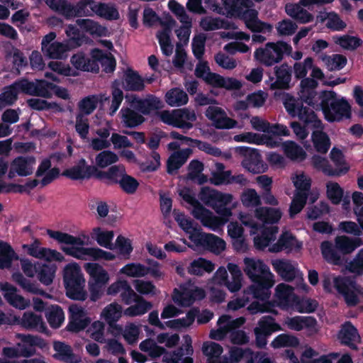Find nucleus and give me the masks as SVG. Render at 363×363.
I'll list each match as a JSON object with an SVG mask.
<instances>
[{"mask_svg":"<svg viewBox=\"0 0 363 363\" xmlns=\"http://www.w3.org/2000/svg\"><path fill=\"white\" fill-rule=\"evenodd\" d=\"M284 105L289 115L297 116L306 125L316 129L311 136L313 145L318 152H327L330 147V140L328 135L322 131V122L315 113L304 107L298 99L289 94L284 96Z\"/></svg>","mask_w":363,"mask_h":363,"instance_id":"1","label":"nucleus"},{"mask_svg":"<svg viewBox=\"0 0 363 363\" xmlns=\"http://www.w3.org/2000/svg\"><path fill=\"white\" fill-rule=\"evenodd\" d=\"M70 62L75 69L84 72H98L99 63L106 73L113 72L116 67V60L111 53L103 52L98 48L91 51V58L86 57L82 52L74 54L72 56Z\"/></svg>","mask_w":363,"mask_h":363,"instance_id":"2","label":"nucleus"},{"mask_svg":"<svg viewBox=\"0 0 363 363\" xmlns=\"http://www.w3.org/2000/svg\"><path fill=\"white\" fill-rule=\"evenodd\" d=\"M362 245L363 240L359 238H350L345 235H341L335 238V245L328 240L322 242L320 250L322 255L326 261L334 264H339L341 262V255L350 254Z\"/></svg>","mask_w":363,"mask_h":363,"instance_id":"3","label":"nucleus"},{"mask_svg":"<svg viewBox=\"0 0 363 363\" xmlns=\"http://www.w3.org/2000/svg\"><path fill=\"white\" fill-rule=\"evenodd\" d=\"M63 281L66 296L74 301H84L88 294L85 289V279L79 267L67 264L64 269Z\"/></svg>","mask_w":363,"mask_h":363,"instance_id":"4","label":"nucleus"},{"mask_svg":"<svg viewBox=\"0 0 363 363\" xmlns=\"http://www.w3.org/2000/svg\"><path fill=\"white\" fill-rule=\"evenodd\" d=\"M319 98L321 101L318 108L323 111L327 121L333 122L350 117V106L344 99H337L335 92L323 91Z\"/></svg>","mask_w":363,"mask_h":363,"instance_id":"5","label":"nucleus"},{"mask_svg":"<svg viewBox=\"0 0 363 363\" xmlns=\"http://www.w3.org/2000/svg\"><path fill=\"white\" fill-rule=\"evenodd\" d=\"M47 234L60 244L70 245V247L62 246L60 247L65 255L78 259H86L85 256L91 257L92 247H84V241L80 237L52 230H48Z\"/></svg>","mask_w":363,"mask_h":363,"instance_id":"6","label":"nucleus"},{"mask_svg":"<svg viewBox=\"0 0 363 363\" xmlns=\"http://www.w3.org/2000/svg\"><path fill=\"white\" fill-rule=\"evenodd\" d=\"M292 47L284 42L267 43L264 47L256 49L254 52L255 60L267 67H271L280 62L284 55L291 53Z\"/></svg>","mask_w":363,"mask_h":363,"instance_id":"7","label":"nucleus"},{"mask_svg":"<svg viewBox=\"0 0 363 363\" xmlns=\"http://www.w3.org/2000/svg\"><path fill=\"white\" fill-rule=\"evenodd\" d=\"M17 337L20 339L23 344L18 343V346L15 347H5L2 350V354L7 358H17L19 357H30L33 356L35 350L34 347H38L40 349L48 348V343L46 341L40 336L33 335L17 334Z\"/></svg>","mask_w":363,"mask_h":363,"instance_id":"8","label":"nucleus"},{"mask_svg":"<svg viewBox=\"0 0 363 363\" xmlns=\"http://www.w3.org/2000/svg\"><path fill=\"white\" fill-rule=\"evenodd\" d=\"M84 267L90 276L88 282L90 300L94 302L97 301L104 295L105 287L110 279L109 274L98 263L88 262L84 264Z\"/></svg>","mask_w":363,"mask_h":363,"instance_id":"9","label":"nucleus"},{"mask_svg":"<svg viewBox=\"0 0 363 363\" xmlns=\"http://www.w3.org/2000/svg\"><path fill=\"white\" fill-rule=\"evenodd\" d=\"M330 157L335 165L334 168L329 164L325 158L320 156H314L313 157V165L315 168L320 169L325 174L328 176L337 177L347 172L350 166L345 160L341 150L333 147L330 153Z\"/></svg>","mask_w":363,"mask_h":363,"instance_id":"10","label":"nucleus"},{"mask_svg":"<svg viewBox=\"0 0 363 363\" xmlns=\"http://www.w3.org/2000/svg\"><path fill=\"white\" fill-rule=\"evenodd\" d=\"M78 8L79 9V16H92L96 15L108 21L117 20L120 17L116 6L111 3L81 0L78 2Z\"/></svg>","mask_w":363,"mask_h":363,"instance_id":"11","label":"nucleus"},{"mask_svg":"<svg viewBox=\"0 0 363 363\" xmlns=\"http://www.w3.org/2000/svg\"><path fill=\"white\" fill-rule=\"evenodd\" d=\"M158 116L163 123L183 130L192 128L197 119L195 111L188 108L162 111Z\"/></svg>","mask_w":363,"mask_h":363,"instance_id":"12","label":"nucleus"},{"mask_svg":"<svg viewBox=\"0 0 363 363\" xmlns=\"http://www.w3.org/2000/svg\"><path fill=\"white\" fill-rule=\"evenodd\" d=\"M13 260H19L24 274L28 277H33L40 264H33L26 258L21 259L10 244L0 240V269H9Z\"/></svg>","mask_w":363,"mask_h":363,"instance_id":"13","label":"nucleus"},{"mask_svg":"<svg viewBox=\"0 0 363 363\" xmlns=\"http://www.w3.org/2000/svg\"><path fill=\"white\" fill-rule=\"evenodd\" d=\"M282 330L281 326L272 315H264L257 321L253 332L255 337V346L258 349L266 347L268 338L276 332Z\"/></svg>","mask_w":363,"mask_h":363,"instance_id":"14","label":"nucleus"},{"mask_svg":"<svg viewBox=\"0 0 363 363\" xmlns=\"http://www.w3.org/2000/svg\"><path fill=\"white\" fill-rule=\"evenodd\" d=\"M334 287L341 294L347 306H355L359 303L358 293L361 288L354 277L338 276L334 279Z\"/></svg>","mask_w":363,"mask_h":363,"instance_id":"15","label":"nucleus"},{"mask_svg":"<svg viewBox=\"0 0 363 363\" xmlns=\"http://www.w3.org/2000/svg\"><path fill=\"white\" fill-rule=\"evenodd\" d=\"M188 234L189 239L196 247H201L216 253H219L225 248V242L223 239L213 234L203 233L200 228H194Z\"/></svg>","mask_w":363,"mask_h":363,"instance_id":"16","label":"nucleus"},{"mask_svg":"<svg viewBox=\"0 0 363 363\" xmlns=\"http://www.w3.org/2000/svg\"><path fill=\"white\" fill-rule=\"evenodd\" d=\"M56 37L55 32L45 35L41 42V50L45 56L50 59H65L72 48L66 42L55 41Z\"/></svg>","mask_w":363,"mask_h":363,"instance_id":"17","label":"nucleus"},{"mask_svg":"<svg viewBox=\"0 0 363 363\" xmlns=\"http://www.w3.org/2000/svg\"><path fill=\"white\" fill-rule=\"evenodd\" d=\"M34 84H26L27 86H30L28 91L30 95L50 98L53 92L57 97L62 99L67 100L69 99L68 90L64 87L49 83L45 80H36Z\"/></svg>","mask_w":363,"mask_h":363,"instance_id":"18","label":"nucleus"},{"mask_svg":"<svg viewBox=\"0 0 363 363\" xmlns=\"http://www.w3.org/2000/svg\"><path fill=\"white\" fill-rule=\"evenodd\" d=\"M91 323V318L86 315L84 308L76 303L69 306V323L67 330L79 333L86 328Z\"/></svg>","mask_w":363,"mask_h":363,"instance_id":"19","label":"nucleus"},{"mask_svg":"<svg viewBox=\"0 0 363 363\" xmlns=\"http://www.w3.org/2000/svg\"><path fill=\"white\" fill-rule=\"evenodd\" d=\"M26 84H35L34 82L21 79L15 82L11 86L6 87L0 94V109L13 104L17 99L18 95L21 93L30 95V93L28 91L30 86H27Z\"/></svg>","mask_w":363,"mask_h":363,"instance_id":"20","label":"nucleus"},{"mask_svg":"<svg viewBox=\"0 0 363 363\" xmlns=\"http://www.w3.org/2000/svg\"><path fill=\"white\" fill-rule=\"evenodd\" d=\"M301 248L302 242H299L291 232L284 231L280 235L277 242L269 247V251L273 253L282 251L290 253L292 251H299Z\"/></svg>","mask_w":363,"mask_h":363,"instance_id":"21","label":"nucleus"},{"mask_svg":"<svg viewBox=\"0 0 363 363\" xmlns=\"http://www.w3.org/2000/svg\"><path fill=\"white\" fill-rule=\"evenodd\" d=\"M241 150L244 152L242 165L245 169L254 174L267 171L268 166L262 161V156L257 150L251 148H241Z\"/></svg>","mask_w":363,"mask_h":363,"instance_id":"22","label":"nucleus"},{"mask_svg":"<svg viewBox=\"0 0 363 363\" xmlns=\"http://www.w3.org/2000/svg\"><path fill=\"white\" fill-rule=\"evenodd\" d=\"M244 272L251 281L262 277H274L269 267L261 259L245 257Z\"/></svg>","mask_w":363,"mask_h":363,"instance_id":"23","label":"nucleus"},{"mask_svg":"<svg viewBox=\"0 0 363 363\" xmlns=\"http://www.w3.org/2000/svg\"><path fill=\"white\" fill-rule=\"evenodd\" d=\"M252 281L253 284L245 289V294L261 301L267 300L271 294L270 289L274 285L273 277H264Z\"/></svg>","mask_w":363,"mask_h":363,"instance_id":"24","label":"nucleus"},{"mask_svg":"<svg viewBox=\"0 0 363 363\" xmlns=\"http://www.w3.org/2000/svg\"><path fill=\"white\" fill-rule=\"evenodd\" d=\"M206 116L218 129H231L237 125V121L229 118L220 107L211 106L206 111Z\"/></svg>","mask_w":363,"mask_h":363,"instance_id":"25","label":"nucleus"},{"mask_svg":"<svg viewBox=\"0 0 363 363\" xmlns=\"http://www.w3.org/2000/svg\"><path fill=\"white\" fill-rule=\"evenodd\" d=\"M337 337L341 345L352 350H358L357 344L360 342V335L357 329L350 321H346L341 325Z\"/></svg>","mask_w":363,"mask_h":363,"instance_id":"26","label":"nucleus"},{"mask_svg":"<svg viewBox=\"0 0 363 363\" xmlns=\"http://www.w3.org/2000/svg\"><path fill=\"white\" fill-rule=\"evenodd\" d=\"M318 86L317 81L311 78L302 79L299 84L298 94L300 99L308 105L318 109L320 104H317V92L315 89Z\"/></svg>","mask_w":363,"mask_h":363,"instance_id":"27","label":"nucleus"},{"mask_svg":"<svg viewBox=\"0 0 363 363\" xmlns=\"http://www.w3.org/2000/svg\"><path fill=\"white\" fill-rule=\"evenodd\" d=\"M275 296L277 305L284 310L292 308L298 300V296L294 293V288L284 283L277 286Z\"/></svg>","mask_w":363,"mask_h":363,"instance_id":"28","label":"nucleus"},{"mask_svg":"<svg viewBox=\"0 0 363 363\" xmlns=\"http://www.w3.org/2000/svg\"><path fill=\"white\" fill-rule=\"evenodd\" d=\"M101 172L95 166H87L84 160H82L77 167L63 172L62 175L69 179H81L94 177L100 179Z\"/></svg>","mask_w":363,"mask_h":363,"instance_id":"29","label":"nucleus"},{"mask_svg":"<svg viewBox=\"0 0 363 363\" xmlns=\"http://www.w3.org/2000/svg\"><path fill=\"white\" fill-rule=\"evenodd\" d=\"M0 289L6 301L13 307L22 310L28 306L30 301L18 294L16 287L10 283L0 282Z\"/></svg>","mask_w":363,"mask_h":363,"instance_id":"30","label":"nucleus"},{"mask_svg":"<svg viewBox=\"0 0 363 363\" xmlns=\"http://www.w3.org/2000/svg\"><path fill=\"white\" fill-rule=\"evenodd\" d=\"M234 140L255 145H265L271 148L277 147L279 145V141L276 138L269 137L266 134L260 135L250 132L235 135Z\"/></svg>","mask_w":363,"mask_h":363,"instance_id":"31","label":"nucleus"},{"mask_svg":"<svg viewBox=\"0 0 363 363\" xmlns=\"http://www.w3.org/2000/svg\"><path fill=\"white\" fill-rule=\"evenodd\" d=\"M53 349L56 352L52 357L65 363H79L81 357L73 352L72 347L63 342L55 341Z\"/></svg>","mask_w":363,"mask_h":363,"instance_id":"32","label":"nucleus"},{"mask_svg":"<svg viewBox=\"0 0 363 363\" xmlns=\"http://www.w3.org/2000/svg\"><path fill=\"white\" fill-rule=\"evenodd\" d=\"M52 11L59 13L67 18L79 16L78 3L74 6L67 0H43Z\"/></svg>","mask_w":363,"mask_h":363,"instance_id":"33","label":"nucleus"},{"mask_svg":"<svg viewBox=\"0 0 363 363\" xmlns=\"http://www.w3.org/2000/svg\"><path fill=\"white\" fill-rule=\"evenodd\" d=\"M317 323L316 319L313 316L296 315L292 318L288 317L285 320V324L288 328L295 331H301L304 328L315 329Z\"/></svg>","mask_w":363,"mask_h":363,"instance_id":"34","label":"nucleus"},{"mask_svg":"<svg viewBox=\"0 0 363 363\" xmlns=\"http://www.w3.org/2000/svg\"><path fill=\"white\" fill-rule=\"evenodd\" d=\"M255 217L264 224H275L280 220L282 213L279 208L259 207L255 211Z\"/></svg>","mask_w":363,"mask_h":363,"instance_id":"35","label":"nucleus"},{"mask_svg":"<svg viewBox=\"0 0 363 363\" xmlns=\"http://www.w3.org/2000/svg\"><path fill=\"white\" fill-rule=\"evenodd\" d=\"M180 195L183 199L188 203L193 206L192 215L193 216L199 220L201 223L206 218L208 214H210V210L205 208L191 194L189 191H181Z\"/></svg>","mask_w":363,"mask_h":363,"instance_id":"36","label":"nucleus"},{"mask_svg":"<svg viewBox=\"0 0 363 363\" xmlns=\"http://www.w3.org/2000/svg\"><path fill=\"white\" fill-rule=\"evenodd\" d=\"M133 106L144 114L149 113L152 110L160 109L163 107L162 101L157 97L150 95L144 100L134 99Z\"/></svg>","mask_w":363,"mask_h":363,"instance_id":"37","label":"nucleus"},{"mask_svg":"<svg viewBox=\"0 0 363 363\" xmlns=\"http://www.w3.org/2000/svg\"><path fill=\"white\" fill-rule=\"evenodd\" d=\"M76 23L83 31L93 36L101 37L108 35V29L94 20L89 18L78 19Z\"/></svg>","mask_w":363,"mask_h":363,"instance_id":"38","label":"nucleus"},{"mask_svg":"<svg viewBox=\"0 0 363 363\" xmlns=\"http://www.w3.org/2000/svg\"><path fill=\"white\" fill-rule=\"evenodd\" d=\"M35 163V159L33 157H19L12 162L10 174L16 172L21 176L28 175L31 174Z\"/></svg>","mask_w":363,"mask_h":363,"instance_id":"39","label":"nucleus"},{"mask_svg":"<svg viewBox=\"0 0 363 363\" xmlns=\"http://www.w3.org/2000/svg\"><path fill=\"white\" fill-rule=\"evenodd\" d=\"M192 154L189 148L177 151L172 154L167 160V172L170 174L179 169Z\"/></svg>","mask_w":363,"mask_h":363,"instance_id":"40","label":"nucleus"},{"mask_svg":"<svg viewBox=\"0 0 363 363\" xmlns=\"http://www.w3.org/2000/svg\"><path fill=\"white\" fill-rule=\"evenodd\" d=\"M274 269L286 281H291L296 277L294 267L289 260L277 259L272 263Z\"/></svg>","mask_w":363,"mask_h":363,"instance_id":"41","label":"nucleus"},{"mask_svg":"<svg viewBox=\"0 0 363 363\" xmlns=\"http://www.w3.org/2000/svg\"><path fill=\"white\" fill-rule=\"evenodd\" d=\"M214 268L215 265L212 262L199 257L190 263L187 272L191 275L202 276L204 272H212Z\"/></svg>","mask_w":363,"mask_h":363,"instance_id":"42","label":"nucleus"},{"mask_svg":"<svg viewBox=\"0 0 363 363\" xmlns=\"http://www.w3.org/2000/svg\"><path fill=\"white\" fill-rule=\"evenodd\" d=\"M277 79L270 84L271 89H288L291 79V73L287 65H282L275 68Z\"/></svg>","mask_w":363,"mask_h":363,"instance_id":"43","label":"nucleus"},{"mask_svg":"<svg viewBox=\"0 0 363 363\" xmlns=\"http://www.w3.org/2000/svg\"><path fill=\"white\" fill-rule=\"evenodd\" d=\"M166 103L172 107L186 105L189 101L187 94L181 89L173 88L169 90L165 96Z\"/></svg>","mask_w":363,"mask_h":363,"instance_id":"44","label":"nucleus"},{"mask_svg":"<svg viewBox=\"0 0 363 363\" xmlns=\"http://www.w3.org/2000/svg\"><path fill=\"white\" fill-rule=\"evenodd\" d=\"M135 304L132 305L124 311V314L129 317H135L142 315L152 308L151 302L146 301L142 296L133 302Z\"/></svg>","mask_w":363,"mask_h":363,"instance_id":"45","label":"nucleus"},{"mask_svg":"<svg viewBox=\"0 0 363 363\" xmlns=\"http://www.w3.org/2000/svg\"><path fill=\"white\" fill-rule=\"evenodd\" d=\"M299 4H289L286 6V12L291 17L302 23H306L313 20V16L302 8Z\"/></svg>","mask_w":363,"mask_h":363,"instance_id":"46","label":"nucleus"},{"mask_svg":"<svg viewBox=\"0 0 363 363\" xmlns=\"http://www.w3.org/2000/svg\"><path fill=\"white\" fill-rule=\"evenodd\" d=\"M45 317L52 328H58L65 320V314L58 305L51 306L45 311Z\"/></svg>","mask_w":363,"mask_h":363,"instance_id":"47","label":"nucleus"},{"mask_svg":"<svg viewBox=\"0 0 363 363\" xmlns=\"http://www.w3.org/2000/svg\"><path fill=\"white\" fill-rule=\"evenodd\" d=\"M56 266L55 264H39L37 267V277L45 286L50 285L55 276Z\"/></svg>","mask_w":363,"mask_h":363,"instance_id":"48","label":"nucleus"},{"mask_svg":"<svg viewBox=\"0 0 363 363\" xmlns=\"http://www.w3.org/2000/svg\"><path fill=\"white\" fill-rule=\"evenodd\" d=\"M144 82L133 70L128 69L124 74L123 86L126 89L140 91L144 88Z\"/></svg>","mask_w":363,"mask_h":363,"instance_id":"49","label":"nucleus"},{"mask_svg":"<svg viewBox=\"0 0 363 363\" xmlns=\"http://www.w3.org/2000/svg\"><path fill=\"white\" fill-rule=\"evenodd\" d=\"M204 165L198 160H193L187 167L186 179L194 182H206L203 174Z\"/></svg>","mask_w":363,"mask_h":363,"instance_id":"50","label":"nucleus"},{"mask_svg":"<svg viewBox=\"0 0 363 363\" xmlns=\"http://www.w3.org/2000/svg\"><path fill=\"white\" fill-rule=\"evenodd\" d=\"M94 233L92 238H94L97 243L106 249L113 250L115 249L114 245L112 243V240L114 237L113 231L106 230L103 231L100 228H96L94 229Z\"/></svg>","mask_w":363,"mask_h":363,"instance_id":"51","label":"nucleus"},{"mask_svg":"<svg viewBox=\"0 0 363 363\" xmlns=\"http://www.w3.org/2000/svg\"><path fill=\"white\" fill-rule=\"evenodd\" d=\"M214 87L224 88L227 90H238L242 86V83L233 77H224L220 74L213 76Z\"/></svg>","mask_w":363,"mask_h":363,"instance_id":"52","label":"nucleus"},{"mask_svg":"<svg viewBox=\"0 0 363 363\" xmlns=\"http://www.w3.org/2000/svg\"><path fill=\"white\" fill-rule=\"evenodd\" d=\"M12 279L24 291L33 294L43 295L45 294L43 289L38 288V284L26 279L21 272H15L12 274Z\"/></svg>","mask_w":363,"mask_h":363,"instance_id":"53","label":"nucleus"},{"mask_svg":"<svg viewBox=\"0 0 363 363\" xmlns=\"http://www.w3.org/2000/svg\"><path fill=\"white\" fill-rule=\"evenodd\" d=\"M286 156L292 160L302 161L306 157L303 149L293 141H286L282 145Z\"/></svg>","mask_w":363,"mask_h":363,"instance_id":"54","label":"nucleus"},{"mask_svg":"<svg viewBox=\"0 0 363 363\" xmlns=\"http://www.w3.org/2000/svg\"><path fill=\"white\" fill-rule=\"evenodd\" d=\"M320 59L330 71L340 70L347 64V58L339 54L332 55H322Z\"/></svg>","mask_w":363,"mask_h":363,"instance_id":"55","label":"nucleus"},{"mask_svg":"<svg viewBox=\"0 0 363 363\" xmlns=\"http://www.w3.org/2000/svg\"><path fill=\"white\" fill-rule=\"evenodd\" d=\"M325 20L327 21L326 26L333 30H342L346 27V23L336 13H320L317 16L318 21L323 22Z\"/></svg>","mask_w":363,"mask_h":363,"instance_id":"56","label":"nucleus"},{"mask_svg":"<svg viewBox=\"0 0 363 363\" xmlns=\"http://www.w3.org/2000/svg\"><path fill=\"white\" fill-rule=\"evenodd\" d=\"M298 345L299 340L298 337L285 333L277 335L271 342V346L274 349L287 347H295Z\"/></svg>","mask_w":363,"mask_h":363,"instance_id":"57","label":"nucleus"},{"mask_svg":"<svg viewBox=\"0 0 363 363\" xmlns=\"http://www.w3.org/2000/svg\"><path fill=\"white\" fill-rule=\"evenodd\" d=\"M108 97L104 95H92L84 98L79 103L80 111L85 114H90L96 108L99 101L106 100Z\"/></svg>","mask_w":363,"mask_h":363,"instance_id":"58","label":"nucleus"},{"mask_svg":"<svg viewBox=\"0 0 363 363\" xmlns=\"http://www.w3.org/2000/svg\"><path fill=\"white\" fill-rule=\"evenodd\" d=\"M121 118L126 127H135L144 121V118L130 108H122L121 110Z\"/></svg>","mask_w":363,"mask_h":363,"instance_id":"59","label":"nucleus"},{"mask_svg":"<svg viewBox=\"0 0 363 363\" xmlns=\"http://www.w3.org/2000/svg\"><path fill=\"white\" fill-rule=\"evenodd\" d=\"M173 301L182 307H189L194 303L191 289L184 288L182 291L174 289Z\"/></svg>","mask_w":363,"mask_h":363,"instance_id":"60","label":"nucleus"},{"mask_svg":"<svg viewBox=\"0 0 363 363\" xmlns=\"http://www.w3.org/2000/svg\"><path fill=\"white\" fill-rule=\"evenodd\" d=\"M101 315L108 325H111V323L114 324L121 318V306L116 303H111L105 307Z\"/></svg>","mask_w":363,"mask_h":363,"instance_id":"61","label":"nucleus"},{"mask_svg":"<svg viewBox=\"0 0 363 363\" xmlns=\"http://www.w3.org/2000/svg\"><path fill=\"white\" fill-rule=\"evenodd\" d=\"M170 34V28H164L162 30L159 31L157 35L161 50L167 56L170 55L173 51V45L171 43Z\"/></svg>","mask_w":363,"mask_h":363,"instance_id":"62","label":"nucleus"},{"mask_svg":"<svg viewBox=\"0 0 363 363\" xmlns=\"http://www.w3.org/2000/svg\"><path fill=\"white\" fill-rule=\"evenodd\" d=\"M333 38L335 43L347 50L356 49L361 45L360 39L349 35H335Z\"/></svg>","mask_w":363,"mask_h":363,"instance_id":"63","label":"nucleus"},{"mask_svg":"<svg viewBox=\"0 0 363 363\" xmlns=\"http://www.w3.org/2000/svg\"><path fill=\"white\" fill-rule=\"evenodd\" d=\"M313 59L311 57H308L302 62H297L294 63L293 66V71L294 77L298 79H303L307 78V74L312 67V63Z\"/></svg>","mask_w":363,"mask_h":363,"instance_id":"64","label":"nucleus"}]
</instances>
